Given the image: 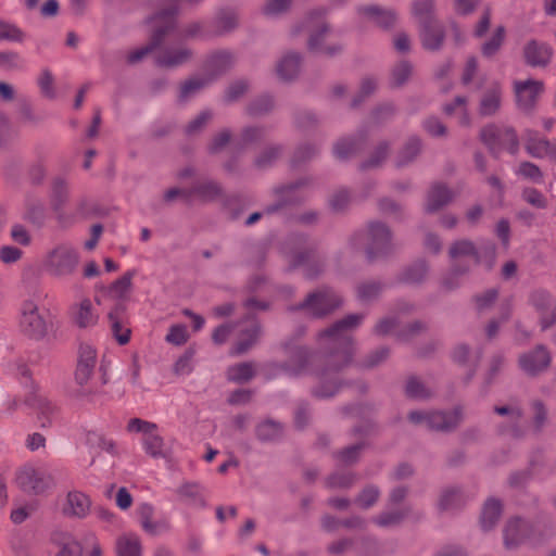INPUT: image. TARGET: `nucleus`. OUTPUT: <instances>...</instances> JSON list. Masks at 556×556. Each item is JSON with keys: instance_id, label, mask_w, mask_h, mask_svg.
Instances as JSON below:
<instances>
[{"instance_id": "nucleus-1", "label": "nucleus", "mask_w": 556, "mask_h": 556, "mask_svg": "<svg viewBox=\"0 0 556 556\" xmlns=\"http://www.w3.org/2000/svg\"><path fill=\"white\" fill-rule=\"evenodd\" d=\"M18 313L20 327L27 337L40 340L47 336L49 324L37 300L28 298L22 301Z\"/></svg>"}, {"instance_id": "nucleus-2", "label": "nucleus", "mask_w": 556, "mask_h": 556, "mask_svg": "<svg viewBox=\"0 0 556 556\" xmlns=\"http://www.w3.org/2000/svg\"><path fill=\"white\" fill-rule=\"evenodd\" d=\"M78 262L77 252L71 245L61 244L46 254L43 266L51 276L65 277L74 273Z\"/></svg>"}, {"instance_id": "nucleus-3", "label": "nucleus", "mask_w": 556, "mask_h": 556, "mask_svg": "<svg viewBox=\"0 0 556 556\" xmlns=\"http://www.w3.org/2000/svg\"><path fill=\"white\" fill-rule=\"evenodd\" d=\"M432 2L430 0H418L414 4V14L422 25L421 38L426 49L434 50L442 42V34L439 26L430 21Z\"/></svg>"}, {"instance_id": "nucleus-4", "label": "nucleus", "mask_w": 556, "mask_h": 556, "mask_svg": "<svg viewBox=\"0 0 556 556\" xmlns=\"http://www.w3.org/2000/svg\"><path fill=\"white\" fill-rule=\"evenodd\" d=\"M513 87L517 106L526 113L534 109L544 90L543 81L536 79L516 80Z\"/></svg>"}, {"instance_id": "nucleus-5", "label": "nucleus", "mask_w": 556, "mask_h": 556, "mask_svg": "<svg viewBox=\"0 0 556 556\" xmlns=\"http://www.w3.org/2000/svg\"><path fill=\"white\" fill-rule=\"evenodd\" d=\"M70 318L79 329H90L98 325L100 315L89 298H81L70 308Z\"/></svg>"}, {"instance_id": "nucleus-6", "label": "nucleus", "mask_w": 556, "mask_h": 556, "mask_svg": "<svg viewBox=\"0 0 556 556\" xmlns=\"http://www.w3.org/2000/svg\"><path fill=\"white\" fill-rule=\"evenodd\" d=\"M409 419L416 424H426L430 428L438 430H450L457 426L460 420L458 412H451L448 414L442 412H433L431 414L424 415L418 412L409 414Z\"/></svg>"}, {"instance_id": "nucleus-7", "label": "nucleus", "mask_w": 556, "mask_h": 556, "mask_svg": "<svg viewBox=\"0 0 556 556\" xmlns=\"http://www.w3.org/2000/svg\"><path fill=\"white\" fill-rule=\"evenodd\" d=\"M96 366L97 350L90 344H81L79 348L78 364L75 372V379L81 387L91 382Z\"/></svg>"}, {"instance_id": "nucleus-8", "label": "nucleus", "mask_w": 556, "mask_h": 556, "mask_svg": "<svg viewBox=\"0 0 556 556\" xmlns=\"http://www.w3.org/2000/svg\"><path fill=\"white\" fill-rule=\"evenodd\" d=\"M90 497L78 490H72L66 494L62 506L63 514L74 518H85L91 510Z\"/></svg>"}, {"instance_id": "nucleus-9", "label": "nucleus", "mask_w": 556, "mask_h": 556, "mask_svg": "<svg viewBox=\"0 0 556 556\" xmlns=\"http://www.w3.org/2000/svg\"><path fill=\"white\" fill-rule=\"evenodd\" d=\"M551 364L549 353L542 346L525 353L519 358L520 368L528 375L545 370Z\"/></svg>"}, {"instance_id": "nucleus-10", "label": "nucleus", "mask_w": 556, "mask_h": 556, "mask_svg": "<svg viewBox=\"0 0 556 556\" xmlns=\"http://www.w3.org/2000/svg\"><path fill=\"white\" fill-rule=\"evenodd\" d=\"M523 55L530 66L544 67L552 60L553 49L544 42L531 40L525 46Z\"/></svg>"}, {"instance_id": "nucleus-11", "label": "nucleus", "mask_w": 556, "mask_h": 556, "mask_svg": "<svg viewBox=\"0 0 556 556\" xmlns=\"http://www.w3.org/2000/svg\"><path fill=\"white\" fill-rule=\"evenodd\" d=\"M531 303L541 314L543 328H547L556 321V304L545 291H535L531 295Z\"/></svg>"}, {"instance_id": "nucleus-12", "label": "nucleus", "mask_w": 556, "mask_h": 556, "mask_svg": "<svg viewBox=\"0 0 556 556\" xmlns=\"http://www.w3.org/2000/svg\"><path fill=\"white\" fill-rule=\"evenodd\" d=\"M117 556H142V543L138 534L127 532L117 536L115 542Z\"/></svg>"}, {"instance_id": "nucleus-13", "label": "nucleus", "mask_w": 556, "mask_h": 556, "mask_svg": "<svg viewBox=\"0 0 556 556\" xmlns=\"http://www.w3.org/2000/svg\"><path fill=\"white\" fill-rule=\"evenodd\" d=\"M135 270H128L118 279L113 281L106 289L108 295L115 301H125L132 290Z\"/></svg>"}, {"instance_id": "nucleus-14", "label": "nucleus", "mask_w": 556, "mask_h": 556, "mask_svg": "<svg viewBox=\"0 0 556 556\" xmlns=\"http://www.w3.org/2000/svg\"><path fill=\"white\" fill-rule=\"evenodd\" d=\"M501 100H502V87L498 83H495L483 94L481 102H480V113L482 115L494 114L500 109Z\"/></svg>"}, {"instance_id": "nucleus-15", "label": "nucleus", "mask_w": 556, "mask_h": 556, "mask_svg": "<svg viewBox=\"0 0 556 556\" xmlns=\"http://www.w3.org/2000/svg\"><path fill=\"white\" fill-rule=\"evenodd\" d=\"M339 305V301H333L329 293L313 294L307 299L306 306L312 314L316 316L324 315Z\"/></svg>"}, {"instance_id": "nucleus-16", "label": "nucleus", "mask_w": 556, "mask_h": 556, "mask_svg": "<svg viewBox=\"0 0 556 556\" xmlns=\"http://www.w3.org/2000/svg\"><path fill=\"white\" fill-rule=\"evenodd\" d=\"M527 525L520 520H511L507 523L504 532V543L511 548L522 543L526 538Z\"/></svg>"}, {"instance_id": "nucleus-17", "label": "nucleus", "mask_w": 556, "mask_h": 556, "mask_svg": "<svg viewBox=\"0 0 556 556\" xmlns=\"http://www.w3.org/2000/svg\"><path fill=\"white\" fill-rule=\"evenodd\" d=\"M144 452L153 458L166 456V448L163 438L154 430L147 438H141Z\"/></svg>"}, {"instance_id": "nucleus-18", "label": "nucleus", "mask_w": 556, "mask_h": 556, "mask_svg": "<svg viewBox=\"0 0 556 556\" xmlns=\"http://www.w3.org/2000/svg\"><path fill=\"white\" fill-rule=\"evenodd\" d=\"M549 142L551 140L539 136L534 131H527L526 150L533 157H545Z\"/></svg>"}, {"instance_id": "nucleus-19", "label": "nucleus", "mask_w": 556, "mask_h": 556, "mask_svg": "<svg viewBox=\"0 0 556 556\" xmlns=\"http://www.w3.org/2000/svg\"><path fill=\"white\" fill-rule=\"evenodd\" d=\"M139 516L142 529L150 534H157L165 528L162 522L153 521V507L149 504H142L139 507Z\"/></svg>"}, {"instance_id": "nucleus-20", "label": "nucleus", "mask_w": 556, "mask_h": 556, "mask_svg": "<svg viewBox=\"0 0 556 556\" xmlns=\"http://www.w3.org/2000/svg\"><path fill=\"white\" fill-rule=\"evenodd\" d=\"M505 39V28L503 26H497L491 37L482 45L481 52L485 58H492L495 55Z\"/></svg>"}, {"instance_id": "nucleus-21", "label": "nucleus", "mask_w": 556, "mask_h": 556, "mask_svg": "<svg viewBox=\"0 0 556 556\" xmlns=\"http://www.w3.org/2000/svg\"><path fill=\"white\" fill-rule=\"evenodd\" d=\"M450 200V191L445 187L437 186L429 193L427 208L429 211H435L446 204Z\"/></svg>"}, {"instance_id": "nucleus-22", "label": "nucleus", "mask_w": 556, "mask_h": 556, "mask_svg": "<svg viewBox=\"0 0 556 556\" xmlns=\"http://www.w3.org/2000/svg\"><path fill=\"white\" fill-rule=\"evenodd\" d=\"M361 12L365 18L380 26H388L394 21V16L391 12H382L375 7L364 8Z\"/></svg>"}, {"instance_id": "nucleus-23", "label": "nucleus", "mask_w": 556, "mask_h": 556, "mask_svg": "<svg viewBox=\"0 0 556 556\" xmlns=\"http://www.w3.org/2000/svg\"><path fill=\"white\" fill-rule=\"evenodd\" d=\"M109 319L111 323L112 333L116 341L122 345L128 343L131 333L129 327L118 320L112 312L109 313Z\"/></svg>"}, {"instance_id": "nucleus-24", "label": "nucleus", "mask_w": 556, "mask_h": 556, "mask_svg": "<svg viewBox=\"0 0 556 556\" xmlns=\"http://www.w3.org/2000/svg\"><path fill=\"white\" fill-rule=\"evenodd\" d=\"M450 254L453 260L459 261L468 257L471 262L476 263L475 248L469 241H458L450 249Z\"/></svg>"}, {"instance_id": "nucleus-25", "label": "nucleus", "mask_w": 556, "mask_h": 556, "mask_svg": "<svg viewBox=\"0 0 556 556\" xmlns=\"http://www.w3.org/2000/svg\"><path fill=\"white\" fill-rule=\"evenodd\" d=\"M501 515V504L495 500H490L485 503L482 511V525L484 528L492 527Z\"/></svg>"}, {"instance_id": "nucleus-26", "label": "nucleus", "mask_w": 556, "mask_h": 556, "mask_svg": "<svg viewBox=\"0 0 556 556\" xmlns=\"http://www.w3.org/2000/svg\"><path fill=\"white\" fill-rule=\"evenodd\" d=\"M299 59L295 54L285 56L278 65V74L282 79H290L296 75Z\"/></svg>"}, {"instance_id": "nucleus-27", "label": "nucleus", "mask_w": 556, "mask_h": 556, "mask_svg": "<svg viewBox=\"0 0 556 556\" xmlns=\"http://www.w3.org/2000/svg\"><path fill=\"white\" fill-rule=\"evenodd\" d=\"M154 430H157V426L154 422H150L140 418H132L127 424V431L130 433H140L141 438H147Z\"/></svg>"}, {"instance_id": "nucleus-28", "label": "nucleus", "mask_w": 556, "mask_h": 556, "mask_svg": "<svg viewBox=\"0 0 556 556\" xmlns=\"http://www.w3.org/2000/svg\"><path fill=\"white\" fill-rule=\"evenodd\" d=\"M87 443L90 445H98L102 451L110 454H116V444L113 440L106 439L97 432H88L86 434Z\"/></svg>"}, {"instance_id": "nucleus-29", "label": "nucleus", "mask_w": 556, "mask_h": 556, "mask_svg": "<svg viewBox=\"0 0 556 556\" xmlns=\"http://www.w3.org/2000/svg\"><path fill=\"white\" fill-rule=\"evenodd\" d=\"M254 375V369L250 364H240L229 368L228 377L236 382H245Z\"/></svg>"}, {"instance_id": "nucleus-30", "label": "nucleus", "mask_w": 556, "mask_h": 556, "mask_svg": "<svg viewBox=\"0 0 556 556\" xmlns=\"http://www.w3.org/2000/svg\"><path fill=\"white\" fill-rule=\"evenodd\" d=\"M445 112L448 115H454L459 124H468V114L466 110V102L463 98H456L453 105H446Z\"/></svg>"}, {"instance_id": "nucleus-31", "label": "nucleus", "mask_w": 556, "mask_h": 556, "mask_svg": "<svg viewBox=\"0 0 556 556\" xmlns=\"http://www.w3.org/2000/svg\"><path fill=\"white\" fill-rule=\"evenodd\" d=\"M23 257V251L16 247L10 244H3L0 247V262L4 265H12L21 261Z\"/></svg>"}, {"instance_id": "nucleus-32", "label": "nucleus", "mask_w": 556, "mask_h": 556, "mask_svg": "<svg viewBox=\"0 0 556 556\" xmlns=\"http://www.w3.org/2000/svg\"><path fill=\"white\" fill-rule=\"evenodd\" d=\"M187 327L184 325H173L165 337L166 342L174 345H182L188 341Z\"/></svg>"}, {"instance_id": "nucleus-33", "label": "nucleus", "mask_w": 556, "mask_h": 556, "mask_svg": "<svg viewBox=\"0 0 556 556\" xmlns=\"http://www.w3.org/2000/svg\"><path fill=\"white\" fill-rule=\"evenodd\" d=\"M517 174L526 179H530L534 182L542 180L541 169L530 162H523L519 165Z\"/></svg>"}, {"instance_id": "nucleus-34", "label": "nucleus", "mask_w": 556, "mask_h": 556, "mask_svg": "<svg viewBox=\"0 0 556 556\" xmlns=\"http://www.w3.org/2000/svg\"><path fill=\"white\" fill-rule=\"evenodd\" d=\"M83 541L67 539L61 546L58 556H83Z\"/></svg>"}, {"instance_id": "nucleus-35", "label": "nucleus", "mask_w": 556, "mask_h": 556, "mask_svg": "<svg viewBox=\"0 0 556 556\" xmlns=\"http://www.w3.org/2000/svg\"><path fill=\"white\" fill-rule=\"evenodd\" d=\"M83 556H102V549L98 539L93 534H87L83 539Z\"/></svg>"}, {"instance_id": "nucleus-36", "label": "nucleus", "mask_w": 556, "mask_h": 556, "mask_svg": "<svg viewBox=\"0 0 556 556\" xmlns=\"http://www.w3.org/2000/svg\"><path fill=\"white\" fill-rule=\"evenodd\" d=\"M522 198L527 203L538 208H545L547 205L544 195L535 189L529 188L523 190Z\"/></svg>"}, {"instance_id": "nucleus-37", "label": "nucleus", "mask_w": 556, "mask_h": 556, "mask_svg": "<svg viewBox=\"0 0 556 556\" xmlns=\"http://www.w3.org/2000/svg\"><path fill=\"white\" fill-rule=\"evenodd\" d=\"M11 238L14 242L27 247L30 244L31 238L27 229L21 225H14L10 231Z\"/></svg>"}, {"instance_id": "nucleus-38", "label": "nucleus", "mask_w": 556, "mask_h": 556, "mask_svg": "<svg viewBox=\"0 0 556 556\" xmlns=\"http://www.w3.org/2000/svg\"><path fill=\"white\" fill-rule=\"evenodd\" d=\"M0 39L22 40L23 34L14 25L0 21Z\"/></svg>"}, {"instance_id": "nucleus-39", "label": "nucleus", "mask_w": 556, "mask_h": 556, "mask_svg": "<svg viewBox=\"0 0 556 556\" xmlns=\"http://www.w3.org/2000/svg\"><path fill=\"white\" fill-rule=\"evenodd\" d=\"M358 321L356 316H349L348 318L341 320L337 325H334L331 329L326 332V336L337 337L342 330L351 328L355 326Z\"/></svg>"}, {"instance_id": "nucleus-40", "label": "nucleus", "mask_w": 556, "mask_h": 556, "mask_svg": "<svg viewBox=\"0 0 556 556\" xmlns=\"http://www.w3.org/2000/svg\"><path fill=\"white\" fill-rule=\"evenodd\" d=\"M501 136L502 131L494 126H488L481 132L482 140L491 147L497 143Z\"/></svg>"}, {"instance_id": "nucleus-41", "label": "nucleus", "mask_w": 556, "mask_h": 556, "mask_svg": "<svg viewBox=\"0 0 556 556\" xmlns=\"http://www.w3.org/2000/svg\"><path fill=\"white\" fill-rule=\"evenodd\" d=\"M115 502L121 509L125 510L131 506L132 497L126 488H119L116 493Z\"/></svg>"}, {"instance_id": "nucleus-42", "label": "nucleus", "mask_w": 556, "mask_h": 556, "mask_svg": "<svg viewBox=\"0 0 556 556\" xmlns=\"http://www.w3.org/2000/svg\"><path fill=\"white\" fill-rule=\"evenodd\" d=\"M38 475L39 473L35 469L26 468L20 473L18 479L23 486L37 490L38 485L33 483V479L37 478Z\"/></svg>"}, {"instance_id": "nucleus-43", "label": "nucleus", "mask_w": 556, "mask_h": 556, "mask_svg": "<svg viewBox=\"0 0 556 556\" xmlns=\"http://www.w3.org/2000/svg\"><path fill=\"white\" fill-rule=\"evenodd\" d=\"M290 4V0H269L265 11L267 14L275 15L283 12Z\"/></svg>"}, {"instance_id": "nucleus-44", "label": "nucleus", "mask_w": 556, "mask_h": 556, "mask_svg": "<svg viewBox=\"0 0 556 556\" xmlns=\"http://www.w3.org/2000/svg\"><path fill=\"white\" fill-rule=\"evenodd\" d=\"M410 73H412V68L407 63L399 64L393 72V78H394L395 84H397V85L403 84L408 78Z\"/></svg>"}, {"instance_id": "nucleus-45", "label": "nucleus", "mask_w": 556, "mask_h": 556, "mask_svg": "<svg viewBox=\"0 0 556 556\" xmlns=\"http://www.w3.org/2000/svg\"><path fill=\"white\" fill-rule=\"evenodd\" d=\"M378 497V491L375 488H368L358 497V504L362 507L371 506Z\"/></svg>"}, {"instance_id": "nucleus-46", "label": "nucleus", "mask_w": 556, "mask_h": 556, "mask_svg": "<svg viewBox=\"0 0 556 556\" xmlns=\"http://www.w3.org/2000/svg\"><path fill=\"white\" fill-rule=\"evenodd\" d=\"M46 445V438L38 432L31 433L26 439V446L30 451L43 448Z\"/></svg>"}, {"instance_id": "nucleus-47", "label": "nucleus", "mask_w": 556, "mask_h": 556, "mask_svg": "<svg viewBox=\"0 0 556 556\" xmlns=\"http://www.w3.org/2000/svg\"><path fill=\"white\" fill-rule=\"evenodd\" d=\"M18 54L13 52H0V66L5 68L15 67L20 64Z\"/></svg>"}, {"instance_id": "nucleus-48", "label": "nucleus", "mask_w": 556, "mask_h": 556, "mask_svg": "<svg viewBox=\"0 0 556 556\" xmlns=\"http://www.w3.org/2000/svg\"><path fill=\"white\" fill-rule=\"evenodd\" d=\"M191 198V192L187 189L182 188H172L165 193V199L167 201H174L176 199H181L185 201H189Z\"/></svg>"}, {"instance_id": "nucleus-49", "label": "nucleus", "mask_w": 556, "mask_h": 556, "mask_svg": "<svg viewBox=\"0 0 556 556\" xmlns=\"http://www.w3.org/2000/svg\"><path fill=\"white\" fill-rule=\"evenodd\" d=\"M371 233L377 244L387 241L390 237L389 230L381 224L372 225Z\"/></svg>"}, {"instance_id": "nucleus-50", "label": "nucleus", "mask_w": 556, "mask_h": 556, "mask_svg": "<svg viewBox=\"0 0 556 556\" xmlns=\"http://www.w3.org/2000/svg\"><path fill=\"white\" fill-rule=\"evenodd\" d=\"M406 392L412 397H421L426 395L424 386L415 379L408 381Z\"/></svg>"}, {"instance_id": "nucleus-51", "label": "nucleus", "mask_w": 556, "mask_h": 556, "mask_svg": "<svg viewBox=\"0 0 556 556\" xmlns=\"http://www.w3.org/2000/svg\"><path fill=\"white\" fill-rule=\"evenodd\" d=\"M478 68L477 60L475 58H470L465 65L464 73H463V81L465 84H468L471 81L472 77L475 76Z\"/></svg>"}, {"instance_id": "nucleus-52", "label": "nucleus", "mask_w": 556, "mask_h": 556, "mask_svg": "<svg viewBox=\"0 0 556 556\" xmlns=\"http://www.w3.org/2000/svg\"><path fill=\"white\" fill-rule=\"evenodd\" d=\"M477 3L478 0H455L456 10L463 14L472 11Z\"/></svg>"}, {"instance_id": "nucleus-53", "label": "nucleus", "mask_w": 556, "mask_h": 556, "mask_svg": "<svg viewBox=\"0 0 556 556\" xmlns=\"http://www.w3.org/2000/svg\"><path fill=\"white\" fill-rule=\"evenodd\" d=\"M490 23H491L490 14L484 13L483 16L481 17V20L479 21L478 25L476 26L475 35L477 37H482L489 29Z\"/></svg>"}, {"instance_id": "nucleus-54", "label": "nucleus", "mask_w": 556, "mask_h": 556, "mask_svg": "<svg viewBox=\"0 0 556 556\" xmlns=\"http://www.w3.org/2000/svg\"><path fill=\"white\" fill-rule=\"evenodd\" d=\"M426 129L433 136H440L444 134L443 125L434 118L426 122Z\"/></svg>"}, {"instance_id": "nucleus-55", "label": "nucleus", "mask_w": 556, "mask_h": 556, "mask_svg": "<svg viewBox=\"0 0 556 556\" xmlns=\"http://www.w3.org/2000/svg\"><path fill=\"white\" fill-rule=\"evenodd\" d=\"M188 58V53L186 51L179 52L176 56H166L161 60V63L165 66H174L180 64Z\"/></svg>"}, {"instance_id": "nucleus-56", "label": "nucleus", "mask_w": 556, "mask_h": 556, "mask_svg": "<svg viewBox=\"0 0 556 556\" xmlns=\"http://www.w3.org/2000/svg\"><path fill=\"white\" fill-rule=\"evenodd\" d=\"M174 370L177 375H188L191 371L189 358H180L176 362Z\"/></svg>"}, {"instance_id": "nucleus-57", "label": "nucleus", "mask_w": 556, "mask_h": 556, "mask_svg": "<svg viewBox=\"0 0 556 556\" xmlns=\"http://www.w3.org/2000/svg\"><path fill=\"white\" fill-rule=\"evenodd\" d=\"M59 11V3L56 0H48L41 8V13L45 16H54Z\"/></svg>"}, {"instance_id": "nucleus-58", "label": "nucleus", "mask_w": 556, "mask_h": 556, "mask_svg": "<svg viewBox=\"0 0 556 556\" xmlns=\"http://www.w3.org/2000/svg\"><path fill=\"white\" fill-rule=\"evenodd\" d=\"M229 328L226 326L218 327L213 333V340L215 343L220 344L224 343L229 336Z\"/></svg>"}, {"instance_id": "nucleus-59", "label": "nucleus", "mask_w": 556, "mask_h": 556, "mask_svg": "<svg viewBox=\"0 0 556 556\" xmlns=\"http://www.w3.org/2000/svg\"><path fill=\"white\" fill-rule=\"evenodd\" d=\"M0 98L4 101H11L14 98V89L7 83H0Z\"/></svg>"}, {"instance_id": "nucleus-60", "label": "nucleus", "mask_w": 556, "mask_h": 556, "mask_svg": "<svg viewBox=\"0 0 556 556\" xmlns=\"http://www.w3.org/2000/svg\"><path fill=\"white\" fill-rule=\"evenodd\" d=\"M100 274V269L96 262H89L86 264L84 275L87 278L96 277Z\"/></svg>"}, {"instance_id": "nucleus-61", "label": "nucleus", "mask_w": 556, "mask_h": 556, "mask_svg": "<svg viewBox=\"0 0 556 556\" xmlns=\"http://www.w3.org/2000/svg\"><path fill=\"white\" fill-rule=\"evenodd\" d=\"M52 84H53V78H52L51 74L43 73L40 78V86H41L42 90L46 92H51Z\"/></svg>"}, {"instance_id": "nucleus-62", "label": "nucleus", "mask_w": 556, "mask_h": 556, "mask_svg": "<svg viewBox=\"0 0 556 556\" xmlns=\"http://www.w3.org/2000/svg\"><path fill=\"white\" fill-rule=\"evenodd\" d=\"M394 45L399 51L405 52L409 48V40L405 35H399L395 39Z\"/></svg>"}, {"instance_id": "nucleus-63", "label": "nucleus", "mask_w": 556, "mask_h": 556, "mask_svg": "<svg viewBox=\"0 0 556 556\" xmlns=\"http://www.w3.org/2000/svg\"><path fill=\"white\" fill-rule=\"evenodd\" d=\"M534 413H535V422L538 426L543 425L545 420V409L544 406L541 403H535L534 406Z\"/></svg>"}, {"instance_id": "nucleus-64", "label": "nucleus", "mask_w": 556, "mask_h": 556, "mask_svg": "<svg viewBox=\"0 0 556 556\" xmlns=\"http://www.w3.org/2000/svg\"><path fill=\"white\" fill-rule=\"evenodd\" d=\"M321 38L323 40L327 37L326 28H321L317 35H313L309 38L308 45L311 49H316L319 46L318 38Z\"/></svg>"}]
</instances>
